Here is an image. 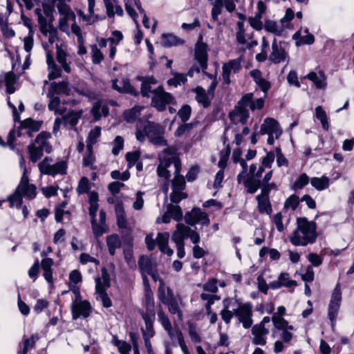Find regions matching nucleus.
I'll return each instance as SVG.
<instances>
[{"instance_id":"53","label":"nucleus","mask_w":354,"mask_h":354,"mask_svg":"<svg viewBox=\"0 0 354 354\" xmlns=\"http://www.w3.org/2000/svg\"><path fill=\"white\" fill-rule=\"evenodd\" d=\"M6 91L8 93L12 94L15 91V84L17 82V77L14 73L8 72L6 73L4 77Z\"/></svg>"},{"instance_id":"51","label":"nucleus","mask_w":354,"mask_h":354,"mask_svg":"<svg viewBox=\"0 0 354 354\" xmlns=\"http://www.w3.org/2000/svg\"><path fill=\"white\" fill-rule=\"evenodd\" d=\"M100 135L101 128L100 127L96 126L93 129H91L87 138L86 148L92 149L93 145L97 142Z\"/></svg>"},{"instance_id":"5","label":"nucleus","mask_w":354,"mask_h":354,"mask_svg":"<svg viewBox=\"0 0 354 354\" xmlns=\"http://www.w3.org/2000/svg\"><path fill=\"white\" fill-rule=\"evenodd\" d=\"M50 138V133L42 131L38 134L35 142L29 145L28 151L30 159L32 162H36L43 156L44 152L50 153L51 146L48 142Z\"/></svg>"},{"instance_id":"55","label":"nucleus","mask_w":354,"mask_h":354,"mask_svg":"<svg viewBox=\"0 0 354 354\" xmlns=\"http://www.w3.org/2000/svg\"><path fill=\"white\" fill-rule=\"evenodd\" d=\"M142 109V107L141 106H136L124 111V118L125 120L128 122H134L139 117Z\"/></svg>"},{"instance_id":"14","label":"nucleus","mask_w":354,"mask_h":354,"mask_svg":"<svg viewBox=\"0 0 354 354\" xmlns=\"http://www.w3.org/2000/svg\"><path fill=\"white\" fill-rule=\"evenodd\" d=\"M234 315L242 324L244 328H249L252 325V306L250 303H245L234 309Z\"/></svg>"},{"instance_id":"3","label":"nucleus","mask_w":354,"mask_h":354,"mask_svg":"<svg viewBox=\"0 0 354 354\" xmlns=\"http://www.w3.org/2000/svg\"><path fill=\"white\" fill-rule=\"evenodd\" d=\"M164 131L161 125L148 122L142 130L140 128L137 129L136 136L140 142L145 141L147 138L149 142L155 145L165 146L167 141L163 138Z\"/></svg>"},{"instance_id":"22","label":"nucleus","mask_w":354,"mask_h":354,"mask_svg":"<svg viewBox=\"0 0 354 354\" xmlns=\"http://www.w3.org/2000/svg\"><path fill=\"white\" fill-rule=\"evenodd\" d=\"M241 65V58H237L235 59L230 60L227 63H225L223 66V78L224 82L229 84L231 82L230 76L232 74L237 73L240 68Z\"/></svg>"},{"instance_id":"21","label":"nucleus","mask_w":354,"mask_h":354,"mask_svg":"<svg viewBox=\"0 0 354 354\" xmlns=\"http://www.w3.org/2000/svg\"><path fill=\"white\" fill-rule=\"evenodd\" d=\"M253 337L252 342L254 345L264 346L267 343L266 335L270 333L268 327L255 324L251 330Z\"/></svg>"},{"instance_id":"39","label":"nucleus","mask_w":354,"mask_h":354,"mask_svg":"<svg viewBox=\"0 0 354 354\" xmlns=\"http://www.w3.org/2000/svg\"><path fill=\"white\" fill-rule=\"evenodd\" d=\"M258 202V209L261 213L270 214L272 212V207L268 196L259 194L256 196Z\"/></svg>"},{"instance_id":"20","label":"nucleus","mask_w":354,"mask_h":354,"mask_svg":"<svg viewBox=\"0 0 354 354\" xmlns=\"http://www.w3.org/2000/svg\"><path fill=\"white\" fill-rule=\"evenodd\" d=\"M36 189L35 185L29 183L28 175H22L20 183L17 186L18 192H20L24 197L31 200L36 197Z\"/></svg>"},{"instance_id":"1","label":"nucleus","mask_w":354,"mask_h":354,"mask_svg":"<svg viewBox=\"0 0 354 354\" xmlns=\"http://www.w3.org/2000/svg\"><path fill=\"white\" fill-rule=\"evenodd\" d=\"M318 236L317 225L306 218L297 219V227L289 236L290 242L295 246H306L313 244Z\"/></svg>"},{"instance_id":"4","label":"nucleus","mask_w":354,"mask_h":354,"mask_svg":"<svg viewBox=\"0 0 354 354\" xmlns=\"http://www.w3.org/2000/svg\"><path fill=\"white\" fill-rule=\"evenodd\" d=\"M174 150L172 149H167L164 151L166 154L171 155L170 157L160 158V162L157 168L158 175L160 177L169 180L171 174L174 176L180 173L181 169V163L178 157L173 155Z\"/></svg>"},{"instance_id":"24","label":"nucleus","mask_w":354,"mask_h":354,"mask_svg":"<svg viewBox=\"0 0 354 354\" xmlns=\"http://www.w3.org/2000/svg\"><path fill=\"white\" fill-rule=\"evenodd\" d=\"M170 234L169 232H160L158 233L156 241V244L162 253L167 254L171 257L174 254L173 250L169 247V239Z\"/></svg>"},{"instance_id":"2","label":"nucleus","mask_w":354,"mask_h":354,"mask_svg":"<svg viewBox=\"0 0 354 354\" xmlns=\"http://www.w3.org/2000/svg\"><path fill=\"white\" fill-rule=\"evenodd\" d=\"M88 197L89 203L88 213L91 218L92 230L95 238H98L105 233L107 230L106 225V212L103 209L100 211V221L97 222L96 216L99 208L98 194L93 191L88 194Z\"/></svg>"},{"instance_id":"10","label":"nucleus","mask_w":354,"mask_h":354,"mask_svg":"<svg viewBox=\"0 0 354 354\" xmlns=\"http://www.w3.org/2000/svg\"><path fill=\"white\" fill-rule=\"evenodd\" d=\"M295 327L292 325L289 324L288 322L286 324H281V326H274V330H272V336L274 335L276 331H281L280 340L275 342L274 344V352L279 353L281 352L284 348L283 344H288L291 342L293 338V331Z\"/></svg>"},{"instance_id":"30","label":"nucleus","mask_w":354,"mask_h":354,"mask_svg":"<svg viewBox=\"0 0 354 354\" xmlns=\"http://www.w3.org/2000/svg\"><path fill=\"white\" fill-rule=\"evenodd\" d=\"M264 28L266 31L277 36H281L286 28L287 25H283L281 21L277 23L273 20L268 19L264 23Z\"/></svg>"},{"instance_id":"58","label":"nucleus","mask_w":354,"mask_h":354,"mask_svg":"<svg viewBox=\"0 0 354 354\" xmlns=\"http://www.w3.org/2000/svg\"><path fill=\"white\" fill-rule=\"evenodd\" d=\"M164 304L168 306L169 310L172 314H176L180 319H182V312L179 308L178 304L174 297H171L168 301Z\"/></svg>"},{"instance_id":"56","label":"nucleus","mask_w":354,"mask_h":354,"mask_svg":"<svg viewBox=\"0 0 354 354\" xmlns=\"http://www.w3.org/2000/svg\"><path fill=\"white\" fill-rule=\"evenodd\" d=\"M212 8L211 10L212 18L214 21H217L218 16L221 14L222 8L223 7V0H213Z\"/></svg>"},{"instance_id":"46","label":"nucleus","mask_w":354,"mask_h":354,"mask_svg":"<svg viewBox=\"0 0 354 354\" xmlns=\"http://www.w3.org/2000/svg\"><path fill=\"white\" fill-rule=\"evenodd\" d=\"M82 115V111H69L62 118L64 124L66 127H73L75 126Z\"/></svg>"},{"instance_id":"42","label":"nucleus","mask_w":354,"mask_h":354,"mask_svg":"<svg viewBox=\"0 0 354 354\" xmlns=\"http://www.w3.org/2000/svg\"><path fill=\"white\" fill-rule=\"evenodd\" d=\"M69 88L68 85V82H60L58 83L53 82L50 84L48 92L49 95H52L53 93L54 95H57L58 94H69Z\"/></svg>"},{"instance_id":"47","label":"nucleus","mask_w":354,"mask_h":354,"mask_svg":"<svg viewBox=\"0 0 354 354\" xmlns=\"http://www.w3.org/2000/svg\"><path fill=\"white\" fill-rule=\"evenodd\" d=\"M21 125L24 129H27V133L30 137H32V132L38 131L41 125V122L39 121H35L31 118L24 120L21 122Z\"/></svg>"},{"instance_id":"44","label":"nucleus","mask_w":354,"mask_h":354,"mask_svg":"<svg viewBox=\"0 0 354 354\" xmlns=\"http://www.w3.org/2000/svg\"><path fill=\"white\" fill-rule=\"evenodd\" d=\"M306 77L308 80L312 81L318 88H324L326 86V77L322 72H319V73L310 72Z\"/></svg>"},{"instance_id":"11","label":"nucleus","mask_w":354,"mask_h":354,"mask_svg":"<svg viewBox=\"0 0 354 354\" xmlns=\"http://www.w3.org/2000/svg\"><path fill=\"white\" fill-rule=\"evenodd\" d=\"M38 168L42 174L50 176L63 175L66 173L67 163L64 160H60L54 164H50V159L45 158L39 163Z\"/></svg>"},{"instance_id":"35","label":"nucleus","mask_w":354,"mask_h":354,"mask_svg":"<svg viewBox=\"0 0 354 354\" xmlns=\"http://www.w3.org/2000/svg\"><path fill=\"white\" fill-rule=\"evenodd\" d=\"M250 75L261 91L266 93L270 88V83L262 77L261 72L259 70H252Z\"/></svg>"},{"instance_id":"41","label":"nucleus","mask_w":354,"mask_h":354,"mask_svg":"<svg viewBox=\"0 0 354 354\" xmlns=\"http://www.w3.org/2000/svg\"><path fill=\"white\" fill-rule=\"evenodd\" d=\"M106 245L109 252L111 255H114L115 250L122 245V241L120 236L116 234H113L106 237Z\"/></svg>"},{"instance_id":"34","label":"nucleus","mask_w":354,"mask_h":354,"mask_svg":"<svg viewBox=\"0 0 354 354\" xmlns=\"http://www.w3.org/2000/svg\"><path fill=\"white\" fill-rule=\"evenodd\" d=\"M95 281L97 295H100L101 291L106 292V289L110 286L109 276L105 270H102V277L95 278Z\"/></svg>"},{"instance_id":"6","label":"nucleus","mask_w":354,"mask_h":354,"mask_svg":"<svg viewBox=\"0 0 354 354\" xmlns=\"http://www.w3.org/2000/svg\"><path fill=\"white\" fill-rule=\"evenodd\" d=\"M283 132L282 128L277 120L272 118H266L260 126V135H268L267 143L272 145L274 140L280 138Z\"/></svg>"},{"instance_id":"31","label":"nucleus","mask_w":354,"mask_h":354,"mask_svg":"<svg viewBox=\"0 0 354 354\" xmlns=\"http://www.w3.org/2000/svg\"><path fill=\"white\" fill-rule=\"evenodd\" d=\"M54 261L50 258H44L41 261V267L43 270V276L48 283H53L52 266Z\"/></svg>"},{"instance_id":"63","label":"nucleus","mask_w":354,"mask_h":354,"mask_svg":"<svg viewBox=\"0 0 354 354\" xmlns=\"http://www.w3.org/2000/svg\"><path fill=\"white\" fill-rule=\"evenodd\" d=\"M47 97L49 98V104H48V109L50 111H54L55 113H59L62 114V113L59 111V106L60 104V100L59 98L52 93V95H49V92L48 91Z\"/></svg>"},{"instance_id":"40","label":"nucleus","mask_w":354,"mask_h":354,"mask_svg":"<svg viewBox=\"0 0 354 354\" xmlns=\"http://www.w3.org/2000/svg\"><path fill=\"white\" fill-rule=\"evenodd\" d=\"M133 4L136 6L140 13L144 12V10L141 7V4L138 0H125V9L135 23L138 25V15L133 7Z\"/></svg>"},{"instance_id":"13","label":"nucleus","mask_w":354,"mask_h":354,"mask_svg":"<svg viewBox=\"0 0 354 354\" xmlns=\"http://www.w3.org/2000/svg\"><path fill=\"white\" fill-rule=\"evenodd\" d=\"M153 96L151 100V105L158 111H162L165 110L166 106L170 104H175V99L173 95L164 89L158 86L153 91Z\"/></svg>"},{"instance_id":"52","label":"nucleus","mask_w":354,"mask_h":354,"mask_svg":"<svg viewBox=\"0 0 354 354\" xmlns=\"http://www.w3.org/2000/svg\"><path fill=\"white\" fill-rule=\"evenodd\" d=\"M194 91L196 94V99L197 102L203 104L204 107H207L210 104L211 99L205 93V89L201 87H196Z\"/></svg>"},{"instance_id":"32","label":"nucleus","mask_w":354,"mask_h":354,"mask_svg":"<svg viewBox=\"0 0 354 354\" xmlns=\"http://www.w3.org/2000/svg\"><path fill=\"white\" fill-rule=\"evenodd\" d=\"M36 13L37 15V19L39 25L40 31L44 35H46L48 32H50L51 31L57 30L53 24V21L45 19V17H44V15L41 12V10H36Z\"/></svg>"},{"instance_id":"17","label":"nucleus","mask_w":354,"mask_h":354,"mask_svg":"<svg viewBox=\"0 0 354 354\" xmlns=\"http://www.w3.org/2000/svg\"><path fill=\"white\" fill-rule=\"evenodd\" d=\"M73 319L80 317L86 318L91 313V306L87 300L73 301L71 305Z\"/></svg>"},{"instance_id":"8","label":"nucleus","mask_w":354,"mask_h":354,"mask_svg":"<svg viewBox=\"0 0 354 354\" xmlns=\"http://www.w3.org/2000/svg\"><path fill=\"white\" fill-rule=\"evenodd\" d=\"M189 238L194 244H198L201 238L199 234L183 223L176 225V230L171 235V240L175 244H183L184 240Z\"/></svg>"},{"instance_id":"59","label":"nucleus","mask_w":354,"mask_h":354,"mask_svg":"<svg viewBox=\"0 0 354 354\" xmlns=\"http://www.w3.org/2000/svg\"><path fill=\"white\" fill-rule=\"evenodd\" d=\"M91 188V183L88 178L83 176L79 182L76 188V192L78 194H83L87 193Z\"/></svg>"},{"instance_id":"18","label":"nucleus","mask_w":354,"mask_h":354,"mask_svg":"<svg viewBox=\"0 0 354 354\" xmlns=\"http://www.w3.org/2000/svg\"><path fill=\"white\" fill-rule=\"evenodd\" d=\"M56 59L62 70L70 73L71 72V64L70 55L66 52V47L62 44H56Z\"/></svg>"},{"instance_id":"64","label":"nucleus","mask_w":354,"mask_h":354,"mask_svg":"<svg viewBox=\"0 0 354 354\" xmlns=\"http://www.w3.org/2000/svg\"><path fill=\"white\" fill-rule=\"evenodd\" d=\"M69 286H80L82 281V276L81 272L77 270H72L68 276Z\"/></svg>"},{"instance_id":"50","label":"nucleus","mask_w":354,"mask_h":354,"mask_svg":"<svg viewBox=\"0 0 354 354\" xmlns=\"http://www.w3.org/2000/svg\"><path fill=\"white\" fill-rule=\"evenodd\" d=\"M286 309L283 306H280L277 308V311L272 314V322L273 325L281 326V324H286L288 322L283 318L286 315Z\"/></svg>"},{"instance_id":"36","label":"nucleus","mask_w":354,"mask_h":354,"mask_svg":"<svg viewBox=\"0 0 354 354\" xmlns=\"http://www.w3.org/2000/svg\"><path fill=\"white\" fill-rule=\"evenodd\" d=\"M311 185L317 191H323L330 186V178L323 175L321 177H313L310 180Z\"/></svg>"},{"instance_id":"25","label":"nucleus","mask_w":354,"mask_h":354,"mask_svg":"<svg viewBox=\"0 0 354 354\" xmlns=\"http://www.w3.org/2000/svg\"><path fill=\"white\" fill-rule=\"evenodd\" d=\"M270 288L272 289H279L282 286L286 288H292L297 286V282L290 278V275L287 272H282L279 274L278 279L269 283Z\"/></svg>"},{"instance_id":"37","label":"nucleus","mask_w":354,"mask_h":354,"mask_svg":"<svg viewBox=\"0 0 354 354\" xmlns=\"http://www.w3.org/2000/svg\"><path fill=\"white\" fill-rule=\"evenodd\" d=\"M304 32L306 33V35H305L304 37H301V30L297 31L292 35V39L294 40H296L297 46H301V45H304V44H312L314 42V41H315L314 36L309 32L308 28H306L304 30Z\"/></svg>"},{"instance_id":"7","label":"nucleus","mask_w":354,"mask_h":354,"mask_svg":"<svg viewBox=\"0 0 354 354\" xmlns=\"http://www.w3.org/2000/svg\"><path fill=\"white\" fill-rule=\"evenodd\" d=\"M55 3L59 13V28L61 31L69 35V21L75 22V15L70 6L66 4L64 0H52Z\"/></svg>"},{"instance_id":"62","label":"nucleus","mask_w":354,"mask_h":354,"mask_svg":"<svg viewBox=\"0 0 354 354\" xmlns=\"http://www.w3.org/2000/svg\"><path fill=\"white\" fill-rule=\"evenodd\" d=\"M179 41L180 39H178L175 35L172 34H167L162 35L161 44L165 47H170L178 44L180 43Z\"/></svg>"},{"instance_id":"60","label":"nucleus","mask_w":354,"mask_h":354,"mask_svg":"<svg viewBox=\"0 0 354 354\" xmlns=\"http://www.w3.org/2000/svg\"><path fill=\"white\" fill-rule=\"evenodd\" d=\"M194 126V123H185L178 127L174 132L176 137H183L189 135V132Z\"/></svg>"},{"instance_id":"33","label":"nucleus","mask_w":354,"mask_h":354,"mask_svg":"<svg viewBox=\"0 0 354 354\" xmlns=\"http://www.w3.org/2000/svg\"><path fill=\"white\" fill-rule=\"evenodd\" d=\"M91 113L95 120H98L102 116H106L109 114L106 101L101 100L95 102L91 109Z\"/></svg>"},{"instance_id":"61","label":"nucleus","mask_w":354,"mask_h":354,"mask_svg":"<svg viewBox=\"0 0 354 354\" xmlns=\"http://www.w3.org/2000/svg\"><path fill=\"white\" fill-rule=\"evenodd\" d=\"M38 339L39 335L37 334L32 335L30 339L24 337V348L20 354H26L29 349L33 348L35 344Z\"/></svg>"},{"instance_id":"27","label":"nucleus","mask_w":354,"mask_h":354,"mask_svg":"<svg viewBox=\"0 0 354 354\" xmlns=\"http://www.w3.org/2000/svg\"><path fill=\"white\" fill-rule=\"evenodd\" d=\"M112 88L120 93H127L134 95L137 94L136 89L127 79H122L120 81L118 80H112Z\"/></svg>"},{"instance_id":"57","label":"nucleus","mask_w":354,"mask_h":354,"mask_svg":"<svg viewBox=\"0 0 354 354\" xmlns=\"http://www.w3.org/2000/svg\"><path fill=\"white\" fill-rule=\"evenodd\" d=\"M145 298L146 305L145 313H155L153 295L151 289L145 290Z\"/></svg>"},{"instance_id":"12","label":"nucleus","mask_w":354,"mask_h":354,"mask_svg":"<svg viewBox=\"0 0 354 354\" xmlns=\"http://www.w3.org/2000/svg\"><path fill=\"white\" fill-rule=\"evenodd\" d=\"M264 166L261 165L257 170L256 165L252 164L250 166V176L243 179V185L249 193L254 194L260 188L261 180L259 178L264 171Z\"/></svg>"},{"instance_id":"29","label":"nucleus","mask_w":354,"mask_h":354,"mask_svg":"<svg viewBox=\"0 0 354 354\" xmlns=\"http://www.w3.org/2000/svg\"><path fill=\"white\" fill-rule=\"evenodd\" d=\"M138 267L141 274H151L156 267V262L147 256H141L138 260Z\"/></svg>"},{"instance_id":"48","label":"nucleus","mask_w":354,"mask_h":354,"mask_svg":"<svg viewBox=\"0 0 354 354\" xmlns=\"http://www.w3.org/2000/svg\"><path fill=\"white\" fill-rule=\"evenodd\" d=\"M315 117L319 120L323 129L328 131L330 127L329 118L322 106L315 108Z\"/></svg>"},{"instance_id":"26","label":"nucleus","mask_w":354,"mask_h":354,"mask_svg":"<svg viewBox=\"0 0 354 354\" xmlns=\"http://www.w3.org/2000/svg\"><path fill=\"white\" fill-rule=\"evenodd\" d=\"M46 63L48 71V77L50 80L62 76V69L56 64L53 56L50 52L46 53Z\"/></svg>"},{"instance_id":"49","label":"nucleus","mask_w":354,"mask_h":354,"mask_svg":"<svg viewBox=\"0 0 354 354\" xmlns=\"http://www.w3.org/2000/svg\"><path fill=\"white\" fill-rule=\"evenodd\" d=\"M158 296L159 299L163 304L168 301L169 299L174 297L172 290L169 288L165 286L162 280H160Z\"/></svg>"},{"instance_id":"45","label":"nucleus","mask_w":354,"mask_h":354,"mask_svg":"<svg viewBox=\"0 0 354 354\" xmlns=\"http://www.w3.org/2000/svg\"><path fill=\"white\" fill-rule=\"evenodd\" d=\"M158 321L160 322L162 327L167 332L171 338H174L176 333L172 330V326L167 315L162 310L158 312Z\"/></svg>"},{"instance_id":"23","label":"nucleus","mask_w":354,"mask_h":354,"mask_svg":"<svg viewBox=\"0 0 354 354\" xmlns=\"http://www.w3.org/2000/svg\"><path fill=\"white\" fill-rule=\"evenodd\" d=\"M202 37L198 39L195 46V57L201 65V69L204 71L207 68V46L202 41Z\"/></svg>"},{"instance_id":"15","label":"nucleus","mask_w":354,"mask_h":354,"mask_svg":"<svg viewBox=\"0 0 354 354\" xmlns=\"http://www.w3.org/2000/svg\"><path fill=\"white\" fill-rule=\"evenodd\" d=\"M288 58L285 43L277 42L274 39L272 44V51L269 55V59L274 64L285 62Z\"/></svg>"},{"instance_id":"38","label":"nucleus","mask_w":354,"mask_h":354,"mask_svg":"<svg viewBox=\"0 0 354 354\" xmlns=\"http://www.w3.org/2000/svg\"><path fill=\"white\" fill-rule=\"evenodd\" d=\"M104 2L109 17H113L115 14L120 17L123 15L122 7L117 4L115 0H104Z\"/></svg>"},{"instance_id":"28","label":"nucleus","mask_w":354,"mask_h":354,"mask_svg":"<svg viewBox=\"0 0 354 354\" xmlns=\"http://www.w3.org/2000/svg\"><path fill=\"white\" fill-rule=\"evenodd\" d=\"M142 316L145 323V329H142L143 337H153L155 334L153 327L155 313H143Z\"/></svg>"},{"instance_id":"16","label":"nucleus","mask_w":354,"mask_h":354,"mask_svg":"<svg viewBox=\"0 0 354 354\" xmlns=\"http://www.w3.org/2000/svg\"><path fill=\"white\" fill-rule=\"evenodd\" d=\"M341 301L342 292L340 289V286L339 283H337L333 292L328 306V315L332 323H333L336 320L338 311L340 307Z\"/></svg>"},{"instance_id":"19","label":"nucleus","mask_w":354,"mask_h":354,"mask_svg":"<svg viewBox=\"0 0 354 354\" xmlns=\"http://www.w3.org/2000/svg\"><path fill=\"white\" fill-rule=\"evenodd\" d=\"M185 220L187 224L191 225L199 222H202L203 225H208L209 223L207 214L202 212L199 208H194L191 212L186 213Z\"/></svg>"},{"instance_id":"9","label":"nucleus","mask_w":354,"mask_h":354,"mask_svg":"<svg viewBox=\"0 0 354 354\" xmlns=\"http://www.w3.org/2000/svg\"><path fill=\"white\" fill-rule=\"evenodd\" d=\"M250 100V94L244 95L239 100L235 109L230 113L229 117L233 123H241L242 124L246 123L250 116L247 107Z\"/></svg>"},{"instance_id":"54","label":"nucleus","mask_w":354,"mask_h":354,"mask_svg":"<svg viewBox=\"0 0 354 354\" xmlns=\"http://www.w3.org/2000/svg\"><path fill=\"white\" fill-rule=\"evenodd\" d=\"M95 157L93 152V148H87L86 153L84 155L82 160V164L84 167H88L91 169H95L96 166L95 165Z\"/></svg>"},{"instance_id":"43","label":"nucleus","mask_w":354,"mask_h":354,"mask_svg":"<svg viewBox=\"0 0 354 354\" xmlns=\"http://www.w3.org/2000/svg\"><path fill=\"white\" fill-rule=\"evenodd\" d=\"M115 212L117 217V224L120 228L124 229L127 226V221L123 205L118 203L115 205Z\"/></svg>"}]
</instances>
